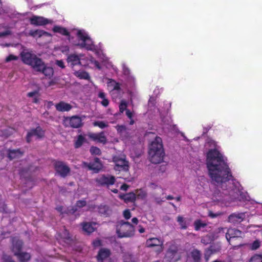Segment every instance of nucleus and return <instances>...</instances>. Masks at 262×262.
<instances>
[{
  "label": "nucleus",
  "mask_w": 262,
  "mask_h": 262,
  "mask_svg": "<svg viewBox=\"0 0 262 262\" xmlns=\"http://www.w3.org/2000/svg\"><path fill=\"white\" fill-rule=\"evenodd\" d=\"M206 165L209 176L217 184L233 179L231 170L224 160V156L216 148L210 149L207 151Z\"/></svg>",
  "instance_id": "obj_1"
},
{
  "label": "nucleus",
  "mask_w": 262,
  "mask_h": 262,
  "mask_svg": "<svg viewBox=\"0 0 262 262\" xmlns=\"http://www.w3.org/2000/svg\"><path fill=\"white\" fill-rule=\"evenodd\" d=\"M150 161L154 164H158L163 161L165 156L162 139L156 137L151 143L148 151Z\"/></svg>",
  "instance_id": "obj_2"
},
{
  "label": "nucleus",
  "mask_w": 262,
  "mask_h": 262,
  "mask_svg": "<svg viewBox=\"0 0 262 262\" xmlns=\"http://www.w3.org/2000/svg\"><path fill=\"white\" fill-rule=\"evenodd\" d=\"M116 233L118 237H130L134 235L135 227L128 222L120 221L117 225Z\"/></svg>",
  "instance_id": "obj_3"
},
{
  "label": "nucleus",
  "mask_w": 262,
  "mask_h": 262,
  "mask_svg": "<svg viewBox=\"0 0 262 262\" xmlns=\"http://www.w3.org/2000/svg\"><path fill=\"white\" fill-rule=\"evenodd\" d=\"M20 57L25 64L30 66L34 70L35 68H41L42 66V60L30 52L23 51L20 53Z\"/></svg>",
  "instance_id": "obj_4"
},
{
  "label": "nucleus",
  "mask_w": 262,
  "mask_h": 262,
  "mask_svg": "<svg viewBox=\"0 0 262 262\" xmlns=\"http://www.w3.org/2000/svg\"><path fill=\"white\" fill-rule=\"evenodd\" d=\"M181 257V254L179 252L178 245L174 242L169 243L164 256L165 260L168 262H177Z\"/></svg>",
  "instance_id": "obj_5"
},
{
  "label": "nucleus",
  "mask_w": 262,
  "mask_h": 262,
  "mask_svg": "<svg viewBox=\"0 0 262 262\" xmlns=\"http://www.w3.org/2000/svg\"><path fill=\"white\" fill-rule=\"evenodd\" d=\"M113 161L115 163L114 169L115 170L124 172L129 171V163L125 157L115 156L113 158Z\"/></svg>",
  "instance_id": "obj_6"
},
{
  "label": "nucleus",
  "mask_w": 262,
  "mask_h": 262,
  "mask_svg": "<svg viewBox=\"0 0 262 262\" xmlns=\"http://www.w3.org/2000/svg\"><path fill=\"white\" fill-rule=\"evenodd\" d=\"M88 209L91 211L98 212L103 217H108L112 213V210L106 205H100L97 206L94 204H90L88 206Z\"/></svg>",
  "instance_id": "obj_7"
},
{
  "label": "nucleus",
  "mask_w": 262,
  "mask_h": 262,
  "mask_svg": "<svg viewBox=\"0 0 262 262\" xmlns=\"http://www.w3.org/2000/svg\"><path fill=\"white\" fill-rule=\"evenodd\" d=\"M96 182L100 186H109L113 185L116 181L115 177L109 174H103L97 178Z\"/></svg>",
  "instance_id": "obj_8"
},
{
  "label": "nucleus",
  "mask_w": 262,
  "mask_h": 262,
  "mask_svg": "<svg viewBox=\"0 0 262 262\" xmlns=\"http://www.w3.org/2000/svg\"><path fill=\"white\" fill-rule=\"evenodd\" d=\"M146 245L148 248L158 247V253H161L164 249V241L157 237H151L147 239L146 241Z\"/></svg>",
  "instance_id": "obj_9"
},
{
  "label": "nucleus",
  "mask_w": 262,
  "mask_h": 262,
  "mask_svg": "<svg viewBox=\"0 0 262 262\" xmlns=\"http://www.w3.org/2000/svg\"><path fill=\"white\" fill-rule=\"evenodd\" d=\"M67 60L75 71V75L80 79L82 78V72L80 70H77L75 68L76 66L81 67L80 58L77 55L73 54L68 57Z\"/></svg>",
  "instance_id": "obj_10"
},
{
  "label": "nucleus",
  "mask_w": 262,
  "mask_h": 262,
  "mask_svg": "<svg viewBox=\"0 0 262 262\" xmlns=\"http://www.w3.org/2000/svg\"><path fill=\"white\" fill-rule=\"evenodd\" d=\"M83 165L88 167V169L92 170L93 173H98L103 168V164L98 158H95L93 162L89 163L83 162Z\"/></svg>",
  "instance_id": "obj_11"
},
{
  "label": "nucleus",
  "mask_w": 262,
  "mask_h": 262,
  "mask_svg": "<svg viewBox=\"0 0 262 262\" xmlns=\"http://www.w3.org/2000/svg\"><path fill=\"white\" fill-rule=\"evenodd\" d=\"M81 123V118L77 116L66 117L63 120V124L66 127L77 128L80 126Z\"/></svg>",
  "instance_id": "obj_12"
},
{
  "label": "nucleus",
  "mask_w": 262,
  "mask_h": 262,
  "mask_svg": "<svg viewBox=\"0 0 262 262\" xmlns=\"http://www.w3.org/2000/svg\"><path fill=\"white\" fill-rule=\"evenodd\" d=\"M44 136V132L40 127H37L35 129H32L29 132L27 136V141L30 142L33 138L40 139Z\"/></svg>",
  "instance_id": "obj_13"
},
{
  "label": "nucleus",
  "mask_w": 262,
  "mask_h": 262,
  "mask_svg": "<svg viewBox=\"0 0 262 262\" xmlns=\"http://www.w3.org/2000/svg\"><path fill=\"white\" fill-rule=\"evenodd\" d=\"M111 255L110 249L105 248H101L99 249L96 256L98 262H102L106 260Z\"/></svg>",
  "instance_id": "obj_14"
},
{
  "label": "nucleus",
  "mask_w": 262,
  "mask_h": 262,
  "mask_svg": "<svg viewBox=\"0 0 262 262\" xmlns=\"http://www.w3.org/2000/svg\"><path fill=\"white\" fill-rule=\"evenodd\" d=\"M83 48H85L88 50L94 51L96 50V47L91 38L88 34L83 31Z\"/></svg>",
  "instance_id": "obj_15"
},
{
  "label": "nucleus",
  "mask_w": 262,
  "mask_h": 262,
  "mask_svg": "<svg viewBox=\"0 0 262 262\" xmlns=\"http://www.w3.org/2000/svg\"><path fill=\"white\" fill-rule=\"evenodd\" d=\"M243 233L242 231L235 228H228L227 230V241L230 244V240L234 238L242 237Z\"/></svg>",
  "instance_id": "obj_16"
},
{
  "label": "nucleus",
  "mask_w": 262,
  "mask_h": 262,
  "mask_svg": "<svg viewBox=\"0 0 262 262\" xmlns=\"http://www.w3.org/2000/svg\"><path fill=\"white\" fill-rule=\"evenodd\" d=\"M56 171L62 177H65L69 172V168L61 162H56L54 164Z\"/></svg>",
  "instance_id": "obj_17"
},
{
  "label": "nucleus",
  "mask_w": 262,
  "mask_h": 262,
  "mask_svg": "<svg viewBox=\"0 0 262 262\" xmlns=\"http://www.w3.org/2000/svg\"><path fill=\"white\" fill-rule=\"evenodd\" d=\"M89 137L94 141L105 144L106 143V138L103 132L100 133H89Z\"/></svg>",
  "instance_id": "obj_18"
},
{
  "label": "nucleus",
  "mask_w": 262,
  "mask_h": 262,
  "mask_svg": "<svg viewBox=\"0 0 262 262\" xmlns=\"http://www.w3.org/2000/svg\"><path fill=\"white\" fill-rule=\"evenodd\" d=\"M31 23L34 25L41 26L52 23V21L41 16H34L30 18Z\"/></svg>",
  "instance_id": "obj_19"
},
{
  "label": "nucleus",
  "mask_w": 262,
  "mask_h": 262,
  "mask_svg": "<svg viewBox=\"0 0 262 262\" xmlns=\"http://www.w3.org/2000/svg\"><path fill=\"white\" fill-rule=\"evenodd\" d=\"M41 68H35V70L37 71L42 72V73L46 76L51 77L53 76L54 70L53 68L49 67H46L42 61V66Z\"/></svg>",
  "instance_id": "obj_20"
},
{
  "label": "nucleus",
  "mask_w": 262,
  "mask_h": 262,
  "mask_svg": "<svg viewBox=\"0 0 262 262\" xmlns=\"http://www.w3.org/2000/svg\"><path fill=\"white\" fill-rule=\"evenodd\" d=\"M244 218V214L243 213H232L228 216V222L231 223L236 224L243 221Z\"/></svg>",
  "instance_id": "obj_21"
},
{
  "label": "nucleus",
  "mask_w": 262,
  "mask_h": 262,
  "mask_svg": "<svg viewBox=\"0 0 262 262\" xmlns=\"http://www.w3.org/2000/svg\"><path fill=\"white\" fill-rule=\"evenodd\" d=\"M96 225L95 222H83V231L89 234L96 229Z\"/></svg>",
  "instance_id": "obj_22"
},
{
  "label": "nucleus",
  "mask_w": 262,
  "mask_h": 262,
  "mask_svg": "<svg viewBox=\"0 0 262 262\" xmlns=\"http://www.w3.org/2000/svg\"><path fill=\"white\" fill-rule=\"evenodd\" d=\"M15 255L17 256L18 259L21 262H26L30 260L31 255L29 253L20 252L18 253V249H14Z\"/></svg>",
  "instance_id": "obj_23"
},
{
  "label": "nucleus",
  "mask_w": 262,
  "mask_h": 262,
  "mask_svg": "<svg viewBox=\"0 0 262 262\" xmlns=\"http://www.w3.org/2000/svg\"><path fill=\"white\" fill-rule=\"evenodd\" d=\"M120 198L126 203H133L136 201V195L134 192H129L120 195Z\"/></svg>",
  "instance_id": "obj_24"
},
{
  "label": "nucleus",
  "mask_w": 262,
  "mask_h": 262,
  "mask_svg": "<svg viewBox=\"0 0 262 262\" xmlns=\"http://www.w3.org/2000/svg\"><path fill=\"white\" fill-rule=\"evenodd\" d=\"M55 107L59 112H67L70 111L72 108V106L69 103L61 101L56 104Z\"/></svg>",
  "instance_id": "obj_25"
},
{
  "label": "nucleus",
  "mask_w": 262,
  "mask_h": 262,
  "mask_svg": "<svg viewBox=\"0 0 262 262\" xmlns=\"http://www.w3.org/2000/svg\"><path fill=\"white\" fill-rule=\"evenodd\" d=\"M29 35L35 38L40 37L42 36H50V34L41 30H30Z\"/></svg>",
  "instance_id": "obj_26"
},
{
  "label": "nucleus",
  "mask_w": 262,
  "mask_h": 262,
  "mask_svg": "<svg viewBox=\"0 0 262 262\" xmlns=\"http://www.w3.org/2000/svg\"><path fill=\"white\" fill-rule=\"evenodd\" d=\"M190 256L193 260L192 262H201L202 254L198 249H193L190 252Z\"/></svg>",
  "instance_id": "obj_27"
},
{
  "label": "nucleus",
  "mask_w": 262,
  "mask_h": 262,
  "mask_svg": "<svg viewBox=\"0 0 262 262\" xmlns=\"http://www.w3.org/2000/svg\"><path fill=\"white\" fill-rule=\"evenodd\" d=\"M23 246V242L21 241L18 239V238H15L13 239L12 241V251L15 255V251L14 249H18V253H20V250L21 249Z\"/></svg>",
  "instance_id": "obj_28"
},
{
  "label": "nucleus",
  "mask_w": 262,
  "mask_h": 262,
  "mask_svg": "<svg viewBox=\"0 0 262 262\" xmlns=\"http://www.w3.org/2000/svg\"><path fill=\"white\" fill-rule=\"evenodd\" d=\"M53 31L54 32L59 33L63 35H66V36L69 35V33L68 32L66 28H63L60 26H54V28H53Z\"/></svg>",
  "instance_id": "obj_29"
},
{
  "label": "nucleus",
  "mask_w": 262,
  "mask_h": 262,
  "mask_svg": "<svg viewBox=\"0 0 262 262\" xmlns=\"http://www.w3.org/2000/svg\"><path fill=\"white\" fill-rule=\"evenodd\" d=\"M177 222L179 223L181 229H186L188 227V224L186 220L183 216L179 215L177 217Z\"/></svg>",
  "instance_id": "obj_30"
},
{
  "label": "nucleus",
  "mask_w": 262,
  "mask_h": 262,
  "mask_svg": "<svg viewBox=\"0 0 262 262\" xmlns=\"http://www.w3.org/2000/svg\"><path fill=\"white\" fill-rule=\"evenodd\" d=\"M23 155V153L19 150H9L8 157L10 159H13L19 158Z\"/></svg>",
  "instance_id": "obj_31"
},
{
  "label": "nucleus",
  "mask_w": 262,
  "mask_h": 262,
  "mask_svg": "<svg viewBox=\"0 0 262 262\" xmlns=\"http://www.w3.org/2000/svg\"><path fill=\"white\" fill-rule=\"evenodd\" d=\"M98 97L99 98L102 99V101L101 102V104L103 106L106 107L108 105L109 101L107 98H106V95L105 93L103 92H100L98 94Z\"/></svg>",
  "instance_id": "obj_32"
},
{
  "label": "nucleus",
  "mask_w": 262,
  "mask_h": 262,
  "mask_svg": "<svg viewBox=\"0 0 262 262\" xmlns=\"http://www.w3.org/2000/svg\"><path fill=\"white\" fill-rule=\"evenodd\" d=\"M194 229L196 231H199L201 228H204L207 226V224L202 222L201 220H197L194 222Z\"/></svg>",
  "instance_id": "obj_33"
},
{
  "label": "nucleus",
  "mask_w": 262,
  "mask_h": 262,
  "mask_svg": "<svg viewBox=\"0 0 262 262\" xmlns=\"http://www.w3.org/2000/svg\"><path fill=\"white\" fill-rule=\"evenodd\" d=\"M227 230H228V228L226 227H220L216 229V233L219 234L220 237L225 235L227 239Z\"/></svg>",
  "instance_id": "obj_34"
},
{
  "label": "nucleus",
  "mask_w": 262,
  "mask_h": 262,
  "mask_svg": "<svg viewBox=\"0 0 262 262\" xmlns=\"http://www.w3.org/2000/svg\"><path fill=\"white\" fill-rule=\"evenodd\" d=\"M90 152L93 156H100L102 153L99 148L94 146L90 147Z\"/></svg>",
  "instance_id": "obj_35"
},
{
  "label": "nucleus",
  "mask_w": 262,
  "mask_h": 262,
  "mask_svg": "<svg viewBox=\"0 0 262 262\" xmlns=\"http://www.w3.org/2000/svg\"><path fill=\"white\" fill-rule=\"evenodd\" d=\"M81 207H82V201H79L77 202L76 205L74 207V208H73L72 209L69 210L68 213H74L76 212V211L80 210Z\"/></svg>",
  "instance_id": "obj_36"
},
{
  "label": "nucleus",
  "mask_w": 262,
  "mask_h": 262,
  "mask_svg": "<svg viewBox=\"0 0 262 262\" xmlns=\"http://www.w3.org/2000/svg\"><path fill=\"white\" fill-rule=\"evenodd\" d=\"M260 246V242L259 240L256 239L250 245L249 248L251 250H256L258 249Z\"/></svg>",
  "instance_id": "obj_37"
},
{
  "label": "nucleus",
  "mask_w": 262,
  "mask_h": 262,
  "mask_svg": "<svg viewBox=\"0 0 262 262\" xmlns=\"http://www.w3.org/2000/svg\"><path fill=\"white\" fill-rule=\"evenodd\" d=\"M135 194L136 195V198L137 197L138 198L141 199H144L147 196L146 192L142 189L137 190L136 191V193Z\"/></svg>",
  "instance_id": "obj_38"
},
{
  "label": "nucleus",
  "mask_w": 262,
  "mask_h": 262,
  "mask_svg": "<svg viewBox=\"0 0 262 262\" xmlns=\"http://www.w3.org/2000/svg\"><path fill=\"white\" fill-rule=\"evenodd\" d=\"M208 248L212 254H214L220 251L221 247L219 245H212Z\"/></svg>",
  "instance_id": "obj_39"
},
{
  "label": "nucleus",
  "mask_w": 262,
  "mask_h": 262,
  "mask_svg": "<svg viewBox=\"0 0 262 262\" xmlns=\"http://www.w3.org/2000/svg\"><path fill=\"white\" fill-rule=\"evenodd\" d=\"M93 125L95 126H98L100 128H104L108 126V124L103 121H97L93 123Z\"/></svg>",
  "instance_id": "obj_40"
},
{
  "label": "nucleus",
  "mask_w": 262,
  "mask_h": 262,
  "mask_svg": "<svg viewBox=\"0 0 262 262\" xmlns=\"http://www.w3.org/2000/svg\"><path fill=\"white\" fill-rule=\"evenodd\" d=\"M248 262H262L260 254H254L250 258Z\"/></svg>",
  "instance_id": "obj_41"
},
{
  "label": "nucleus",
  "mask_w": 262,
  "mask_h": 262,
  "mask_svg": "<svg viewBox=\"0 0 262 262\" xmlns=\"http://www.w3.org/2000/svg\"><path fill=\"white\" fill-rule=\"evenodd\" d=\"M90 63L93 64L95 68L98 70L101 69V67L100 63L96 60L93 57H91L90 59Z\"/></svg>",
  "instance_id": "obj_42"
},
{
  "label": "nucleus",
  "mask_w": 262,
  "mask_h": 262,
  "mask_svg": "<svg viewBox=\"0 0 262 262\" xmlns=\"http://www.w3.org/2000/svg\"><path fill=\"white\" fill-rule=\"evenodd\" d=\"M82 145V135H79L77 139L75 140L74 146L75 147L77 148L80 147Z\"/></svg>",
  "instance_id": "obj_43"
},
{
  "label": "nucleus",
  "mask_w": 262,
  "mask_h": 262,
  "mask_svg": "<svg viewBox=\"0 0 262 262\" xmlns=\"http://www.w3.org/2000/svg\"><path fill=\"white\" fill-rule=\"evenodd\" d=\"M18 59V57L15 56L14 55L11 54L9 55L7 57H6L5 59V61L7 62L13 61V60H17Z\"/></svg>",
  "instance_id": "obj_44"
},
{
  "label": "nucleus",
  "mask_w": 262,
  "mask_h": 262,
  "mask_svg": "<svg viewBox=\"0 0 262 262\" xmlns=\"http://www.w3.org/2000/svg\"><path fill=\"white\" fill-rule=\"evenodd\" d=\"M213 254L210 251L209 248L205 250L204 253V258L206 261H207L210 257V256Z\"/></svg>",
  "instance_id": "obj_45"
},
{
  "label": "nucleus",
  "mask_w": 262,
  "mask_h": 262,
  "mask_svg": "<svg viewBox=\"0 0 262 262\" xmlns=\"http://www.w3.org/2000/svg\"><path fill=\"white\" fill-rule=\"evenodd\" d=\"M123 216L126 220H128L131 217V213L129 209H126L123 211Z\"/></svg>",
  "instance_id": "obj_46"
},
{
  "label": "nucleus",
  "mask_w": 262,
  "mask_h": 262,
  "mask_svg": "<svg viewBox=\"0 0 262 262\" xmlns=\"http://www.w3.org/2000/svg\"><path fill=\"white\" fill-rule=\"evenodd\" d=\"M127 107L126 103L125 101H121L119 105V110L121 113H123Z\"/></svg>",
  "instance_id": "obj_47"
},
{
  "label": "nucleus",
  "mask_w": 262,
  "mask_h": 262,
  "mask_svg": "<svg viewBox=\"0 0 262 262\" xmlns=\"http://www.w3.org/2000/svg\"><path fill=\"white\" fill-rule=\"evenodd\" d=\"M3 262H15L10 256L7 255H3Z\"/></svg>",
  "instance_id": "obj_48"
},
{
  "label": "nucleus",
  "mask_w": 262,
  "mask_h": 262,
  "mask_svg": "<svg viewBox=\"0 0 262 262\" xmlns=\"http://www.w3.org/2000/svg\"><path fill=\"white\" fill-rule=\"evenodd\" d=\"M3 262H15L10 256L7 255H3Z\"/></svg>",
  "instance_id": "obj_49"
},
{
  "label": "nucleus",
  "mask_w": 262,
  "mask_h": 262,
  "mask_svg": "<svg viewBox=\"0 0 262 262\" xmlns=\"http://www.w3.org/2000/svg\"><path fill=\"white\" fill-rule=\"evenodd\" d=\"M55 63L58 67L61 68V69H64L65 68L64 62L62 60H57L55 61Z\"/></svg>",
  "instance_id": "obj_50"
},
{
  "label": "nucleus",
  "mask_w": 262,
  "mask_h": 262,
  "mask_svg": "<svg viewBox=\"0 0 262 262\" xmlns=\"http://www.w3.org/2000/svg\"><path fill=\"white\" fill-rule=\"evenodd\" d=\"M116 128L118 133H122L126 130V127L124 125H117Z\"/></svg>",
  "instance_id": "obj_51"
},
{
  "label": "nucleus",
  "mask_w": 262,
  "mask_h": 262,
  "mask_svg": "<svg viewBox=\"0 0 262 262\" xmlns=\"http://www.w3.org/2000/svg\"><path fill=\"white\" fill-rule=\"evenodd\" d=\"M82 77H83V79L88 80H90V78H91L90 76L89 75V74L88 72H85V71H83Z\"/></svg>",
  "instance_id": "obj_52"
},
{
  "label": "nucleus",
  "mask_w": 262,
  "mask_h": 262,
  "mask_svg": "<svg viewBox=\"0 0 262 262\" xmlns=\"http://www.w3.org/2000/svg\"><path fill=\"white\" fill-rule=\"evenodd\" d=\"M94 247H99L101 245V241L100 239H96L93 242Z\"/></svg>",
  "instance_id": "obj_53"
},
{
  "label": "nucleus",
  "mask_w": 262,
  "mask_h": 262,
  "mask_svg": "<svg viewBox=\"0 0 262 262\" xmlns=\"http://www.w3.org/2000/svg\"><path fill=\"white\" fill-rule=\"evenodd\" d=\"M120 83L118 82H115L113 89L115 90L119 91L120 90Z\"/></svg>",
  "instance_id": "obj_54"
},
{
  "label": "nucleus",
  "mask_w": 262,
  "mask_h": 262,
  "mask_svg": "<svg viewBox=\"0 0 262 262\" xmlns=\"http://www.w3.org/2000/svg\"><path fill=\"white\" fill-rule=\"evenodd\" d=\"M128 187L129 186L128 185H127L126 184H123L121 186V189L124 191H126L128 189Z\"/></svg>",
  "instance_id": "obj_55"
},
{
  "label": "nucleus",
  "mask_w": 262,
  "mask_h": 262,
  "mask_svg": "<svg viewBox=\"0 0 262 262\" xmlns=\"http://www.w3.org/2000/svg\"><path fill=\"white\" fill-rule=\"evenodd\" d=\"M61 51L63 53H67L69 51V48L67 46L63 47L61 48Z\"/></svg>",
  "instance_id": "obj_56"
},
{
  "label": "nucleus",
  "mask_w": 262,
  "mask_h": 262,
  "mask_svg": "<svg viewBox=\"0 0 262 262\" xmlns=\"http://www.w3.org/2000/svg\"><path fill=\"white\" fill-rule=\"evenodd\" d=\"M126 115L129 118H132L133 116L132 113L128 110H126Z\"/></svg>",
  "instance_id": "obj_57"
},
{
  "label": "nucleus",
  "mask_w": 262,
  "mask_h": 262,
  "mask_svg": "<svg viewBox=\"0 0 262 262\" xmlns=\"http://www.w3.org/2000/svg\"><path fill=\"white\" fill-rule=\"evenodd\" d=\"M208 144H210V146H211V145H212L214 147H216V142L213 140H210L209 141H208Z\"/></svg>",
  "instance_id": "obj_58"
},
{
  "label": "nucleus",
  "mask_w": 262,
  "mask_h": 262,
  "mask_svg": "<svg viewBox=\"0 0 262 262\" xmlns=\"http://www.w3.org/2000/svg\"><path fill=\"white\" fill-rule=\"evenodd\" d=\"M139 232L140 233H143L145 232V229L141 225L139 226Z\"/></svg>",
  "instance_id": "obj_59"
},
{
  "label": "nucleus",
  "mask_w": 262,
  "mask_h": 262,
  "mask_svg": "<svg viewBox=\"0 0 262 262\" xmlns=\"http://www.w3.org/2000/svg\"><path fill=\"white\" fill-rule=\"evenodd\" d=\"M132 222L133 224L137 225L139 221L137 217H134L132 219Z\"/></svg>",
  "instance_id": "obj_60"
},
{
  "label": "nucleus",
  "mask_w": 262,
  "mask_h": 262,
  "mask_svg": "<svg viewBox=\"0 0 262 262\" xmlns=\"http://www.w3.org/2000/svg\"><path fill=\"white\" fill-rule=\"evenodd\" d=\"M166 199L168 200H173L174 198L173 196H172L171 195H168L167 196H166Z\"/></svg>",
  "instance_id": "obj_61"
},
{
  "label": "nucleus",
  "mask_w": 262,
  "mask_h": 262,
  "mask_svg": "<svg viewBox=\"0 0 262 262\" xmlns=\"http://www.w3.org/2000/svg\"><path fill=\"white\" fill-rule=\"evenodd\" d=\"M8 34H9V32L8 31H6V32H4L0 33V37L5 36L6 35H7Z\"/></svg>",
  "instance_id": "obj_62"
},
{
  "label": "nucleus",
  "mask_w": 262,
  "mask_h": 262,
  "mask_svg": "<svg viewBox=\"0 0 262 262\" xmlns=\"http://www.w3.org/2000/svg\"><path fill=\"white\" fill-rule=\"evenodd\" d=\"M57 210L59 212H60L61 213H63V212H62L63 207L62 206H59V207H57Z\"/></svg>",
  "instance_id": "obj_63"
},
{
  "label": "nucleus",
  "mask_w": 262,
  "mask_h": 262,
  "mask_svg": "<svg viewBox=\"0 0 262 262\" xmlns=\"http://www.w3.org/2000/svg\"><path fill=\"white\" fill-rule=\"evenodd\" d=\"M36 93V92H30V93H29L28 95L29 96V97H32L34 95H35Z\"/></svg>",
  "instance_id": "obj_64"
}]
</instances>
